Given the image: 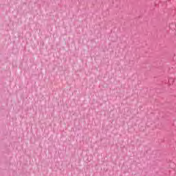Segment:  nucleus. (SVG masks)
I'll list each match as a JSON object with an SVG mask.
<instances>
[{
	"mask_svg": "<svg viewBox=\"0 0 176 176\" xmlns=\"http://www.w3.org/2000/svg\"><path fill=\"white\" fill-rule=\"evenodd\" d=\"M169 27H170V28H171V25H170Z\"/></svg>",
	"mask_w": 176,
	"mask_h": 176,
	"instance_id": "obj_1",
	"label": "nucleus"
}]
</instances>
